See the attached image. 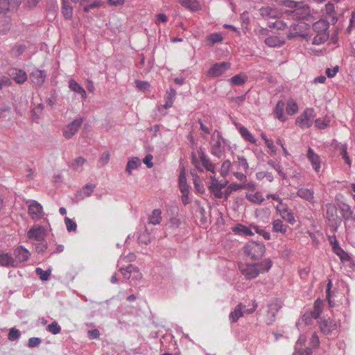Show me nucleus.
Wrapping results in <instances>:
<instances>
[{"mask_svg": "<svg viewBox=\"0 0 355 355\" xmlns=\"http://www.w3.org/2000/svg\"><path fill=\"white\" fill-rule=\"evenodd\" d=\"M258 266L259 273H265L269 271L272 266V261L270 259H266L260 263H255Z\"/></svg>", "mask_w": 355, "mask_h": 355, "instance_id": "79ce46f5", "label": "nucleus"}, {"mask_svg": "<svg viewBox=\"0 0 355 355\" xmlns=\"http://www.w3.org/2000/svg\"><path fill=\"white\" fill-rule=\"evenodd\" d=\"M269 26L277 30H284L287 28V24L284 21L277 19L274 22H270Z\"/></svg>", "mask_w": 355, "mask_h": 355, "instance_id": "bf43d9fd", "label": "nucleus"}, {"mask_svg": "<svg viewBox=\"0 0 355 355\" xmlns=\"http://www.w3.org/2000/svg\"><path fill=\"white\" fill-rule=\"evenodd\" d=\"M162 211L159 209L153 210L148 216V223L153 225H159L162 221Z\"/></svg>", "mask_w": 355, "mask_h": 355, "instance_id": "2f4dec72", "label": "nucleus"}, {"mask_svg": "<svg viewBox=\"0 0 355 355\" xmlns=\"http://www.w3.org/2000/svg\"><path fill=\"white\" fill-rule=\"evenodd\" d=\"M260 15L265 19H277L280 17L281 12L275 7L263 6L259 10Z\"/></svg>", "mask_w": 355, "mask_h": 355, "instance_id": "f3484780", "label": "nucleus"}, {"mask_svg": "<svg viewBox=\"0 0 355 355\" xmlns=\"http://www.w3.org/2000/svg\"><path fill=\"white\" fill-rule=\"evenodd\" d=\"M340 209L342 216L345 221V223H347V221L350 223L355 220L354 212L348 205L343 203L340 206Z\"/></svg>", "mask_w": 355, "mask_h": 355, "instance_id": "393cba45", "label": "nucleus"}, {"mask_svg": "<svg viewBox=\"0 0 355 355\" xmlns=\"http://www.w3.org/2000/svg\"><path fill=\"white\" fill-rule=\"evenodd\" d=\"M231 166L232 163L229 159H227L223 162L220 173L223 178H225L229 174Z\"/></svg>", "mask_w": 355, "mask_h": 355, "instance_id": "3c124183", "label": "nucleus"}, {"mask_svg": "<svg viewBox=\"0 0 355 355\" xmlns=\"http://www.w3.org/2000/svg\"><path fill=\"white\" fill-rule=\"evenodd\" d=\"M47 329H48L49 331H50L53 334L55 335V334H59L60 332L61 327L58 324L57 322L54 321L52 323H51L50 324H49V326L47 327Z\"/></svg>", "mask_w": 355, "mask_h": 355, "instance_id": "052dcab7", "label": "nucleus"}, {"mask_svg": "<svg viewBox=\"0 0 355 355\" xmlns=\"http://www.w3.org/2000/svg\"><path fill=\"white\" fill-rule=\"evenodd\" d=\"M239 268L241 274L245 276L246 279H254L259 275L258 266L255 263L240 264Z\"/></svg>", "mask_w": 355, "mask_h": 355, "instance_id": "9d476101", "label": "nucleus"}, {"mask_svg": "<svg viewBox=\"0 0 355 355\" xmlns=\"http://www.w3.org/2000/svg\"><path fill=\"white\" fill-rule=\"evenodd\" d=\"M322 333L326 336H335L337 334V324L331 319H323L319 322Z\"/></svg>", "mask_w": 355, "mask_h": 355, "instance_id": "1a4fd4ad", "label": "nucleus"}, {"mask_svg": "<svg viewBox=\"0 0 355 355\" xmlns=\"http://www.w3.org/2000/svg\"><path fill=\"white\" fill-rule=\"evenodd\" d=\"M105 6V2L102 0H94L92 3L83 7L85 12H89L92 10Z\"/></svg>", "mask_w": 355, "mask_h": 355, "instance_id": "c03bdc74", "label": "nucleus"}, {"mask_svg": "<svg viewBox=\"0 0 355 355\" xmlns=\"http://www.w3.org/2000/svg\"><path fill=\"white\" fill-rule=\"evenodd\" d=\"M322 302L318 299L314 303L313 310L310 312V315L313 319H317L322 313Z\"/></svg>", "mask_w": 355, "mask_h": 355, "instance_id": "49530a36", "label": "nucleus"}, {"mask_svg": "<svg viewBox=\"0 0 355 355\" xmlns=\"http://www.w3.org/2000/svg\"><path fill=\"white\" fill-rule=\"evenodd\" d=\"M31 218L34 220H38L44 214L41 204L36 200H31L28 210Z\"/></svg>", "mask_w": 355, "mask_h": 355, "instance_id": "ddd939ff", "label": "nucleus"}, {"mask_svg": "<svg viewBox=\"0 0 355 355\" xmlns=\"http://www.w3.org/2000/svg\"><path fill=\"white\" fill-rule=\"evenodd\" d=\"M46 73L44 70L35 69L30 74V80L37 87H40L44 83Z\"/></svg>", "mask_w": 355, "mask_h": 355, "instance_id": "6ab92c4d", "label": "nucleus"}, {"mask_svg": "<svg viewBox=\"0 0 355 355\" xmlns=\"http://www.w3.org/2000/svg\"><path fill=\"white\" fill-rule=\"evenodd\" d=\"M179 188L181 193L189 192V186L187 182L184 169L183 168L179 175Z\"/></svg>", "mask_w": 355, "mask_h": 355, "instance_id": "c9c22d12", "label": "nucleus"}, {"mask_svg": "<svg viewBox=\"0 0 355 355\" xmlns=\"http://www.w3.org/2000/svg\"><path fill=\"white\" fill-rule=\"evenodd\" d=\"M82 123V118L74 119L63 129L64 137L67 139H71L78 132Z\"/></svg>", "mask_w": 355, "mask_h": 355, "instance_id": "4468645a", "label": "nucleus"}, {"mask_svg": "<svg viewBox=\"0 0 355 355\" xmlns=\"http://www.w3.org/2000/svg\"><path fill=\"white\" fill-rule=\"evenodd\" d=\"M13 254L15 255L14 260L17 261V267L19 263L28 261L31 256L30 252L23 245H19L15 248Z\"/></svg>", "mask_w": 355, "mask_h": 355, "instance_id": "2eb2a0df", "label": "nucleus"}, {"mask_svg": "<svg viewBox=\"0 0 355 355\" xmlns=\"http://www.w3.org/2000/svg\"><path fill=\"white\" fill-rule=\"evenodd\" d=\"M139 243L148 245L150 241V235L147 232L141 234L138 237Z\"/></svg>", "mask_w": 355, "mask_h": 355, "instance_id": "338daca9", "label": "nucleus"}, {"mask_svg": "<svg viewBox=\"0 0 355 355\" xmlns=\"http://www.w3.org/2000/svg\"><path fill=\"white\" fill-rule=\"evenodd\" d=\"M277 211L281 215L283 219L286 220L291 225L295 223V219L293 211L288 209L287 205H277L276 207Z\"/></svg>", "mask_w": 355, "mask_h": 355, "instance_id": "a211bd4d", "label": "nucleus"}, {"mask_svg": "<svg viewBox=\"0 0 355 355\" xmlns=\"http://www.w3.org/2000/svg\"><path fill=\"white\" fill-rule=\"evenodd\" d=\"M119 271L125 279L129 280L132 285L137 284V282L142 277V275L137 267L132 264H129L125 268H120Z\"/></svg>", "mask_w": 355, "mask_h": 355, "instance_id": "20e7f679", "label": "nucleus"}, {"mask_svg": "<svg viewBox=\"0 0 355 355\" xmlns=\"http://www.w3.org/2000/svg\"><path fill=\"white\" fill-rule=\"evenodd\" d=\"M176 96V91L172 88L170 87L166 92L164 96V101L165 103L162 105L165 109L170 108L173 106V102L175 99Z\"/></svg>", "mask_w": 355, "mask_h": 355, "instance_id": "a878e982", "label": "nucleus"}, {"mask_svg": "<svg viewBox=\"0 0 355 355\" xmlns=\"http://www.w3.org/2000/svg\"><path fill=\"white\" fill-rule=\"evenodd\" d=\"M47 235V228L38 224L31 226L26 232V237L32 244H35V242L46 240Z\"/></svg>", "mask_w": 355, "mask_h": 355, "instance_id": "f257e3e1", "label": "nucleus"}, {"mask_svg": "<svg viewBox=\"0 0 355 355\" xmlns=\"http://www.w3.org/2000/svg\"><path fill=\"white\" fill-rule=\"evenodd\" d=\"M9 75L17 83L19 84L24 83L27 80L26 73L21 69H10Z\"/></svg>", "mask_w": 355, "mask_h": 355, "instance_id": "5701e85b", "label": "nucleus"}, {"mask_svg": "<svg viewBox=\"0 0 355 355\" xmlns=\"http://www.w3.org/2000/svg\"><path fill=\"white\" fill-rule=\"evenodd\" d=\"M346 237L348 241L355 245V220L350 223H345Z\"/></svg>", "mask_w": 355, "mask_h": 355, "instance_id": "cd10ccee", "label": "nucleus"}, {"mask_svg": "<svg viewBox=\"0 0 355 355\" xmlns=\"http://www.w3.org/2000/svg\"><path fill=\"white\" fill-rule=\"evenodd\" d=\"M315 118V111L313 108H306L296 119V124L302 128H308L313 124Z\"/></svg>", "mask_w": 355, "mask_h": 355, "instance_id": "39448f33", "label": "nucleus"}, {"mask_svg": "<svg viewBox=\"0 0 355 355\" xmlns=\"http://www.w3.org/2000/svg\"><path fill=\"white\" fill-rule=\"evenodd\" d=\"M86 162V159L82 157H77L72 164L73 168L79 170Z\"/></svg>", "mask_w": 355, "mask_h": 355, "instance_id": "0e129e2a", "label": "nucleus"}, {"mask_svg": "<svg viewBox=\"0 0 355 355\" xmlns=\"http://www.w3.org/2000/svg\"><path fill=\"white\" fill-rule=\"evenodd\" d=\"M326 218L329 221L332 231L335 232L337 231L341 223L340 219L338 217L337 215V209L334 205L330 203L326 205Z\"/></svg>", "mask_w": 355, "mask_h": 355, "instance_id": "423d86ee", "label": "nucleus"}, {"mask_svg": "<svg viewBox=\"0 0 355 355\" xmlns=\"http://www.w3.org/2000/svg\"><path fill=\"white\" fill-rule=\"evenodd\" d=\"M299 107L296 101L292 98L287 101L286 111L288 115H294L298 112Z\"/></svg>", "mask_w": 355, "mask_h": 355, "instance_id": "4c0bfd02", "label": "nucleus"}, {"mask_svg": "<svg viewBox=\"0 0 355 355\" xmlns=\"http://www.w3.org/2000/svg\"><path fill=\"white\" fill-rule=\"evenodd\" d=\"M35 272L37 275H39L41 280L46 281L49 279V277L51 275V268H49L46 270H44L41 268H37L35 269Z\"/></svg>", "mask_w": 355, "mask_h": 355, "instance_id": "8fccbe9b", "label": "nucleus"}, {"mask_svg": "<svg viewBox=\"0 0 355 355\" xmlns=\"http://www.w3.org/2000/svg\"><path fill=\"white\" fill-rule=\"evenodd\" d=\"M306 157L310 162L313 169L315 173H318L320 171L322 163L320 155L315 153L311 148H309L307 150Z\"/></svg>", "mask_w": 355, "mask_h": 355, "instance_id": "dca6fc26", "label": "nucleus"}, {"mask_svg": "<svg viewBox=\"0 0 355 355\" xmlns=\"http://www.w3.org/2000/svg\"><path fill=\"white\" fill-rule=\"evenodd\" d=\"M198 155L200 159L202 162V164L205 168V169L208 171H210L212 174L215 175V165L211 162L210 159L207 156V155L204 153V151L202 149H200V150H198Z\"/></svg>", "mask_w": 355, "mask_h": 355, "instance_id": "412c9836", "label": "nucleus"}, {"mask_svg": "<svg viewBox=\"0 0 355 355\" xmlns=\"http://www.w3.org/2000/svg\"><path fill=\"white\" fill-rule=\"evenodd\" d=\"M246 199L252 203L258 205L261 204L265 200L263 195L259 191L254 193H246Z\"/></svg>", "mask_w": 355, "mask_h": 355, "instance_id": "a19ab883", "label": "nucleus"}, {"mask_svg": "<svg viewBox=\"0 0 355 355\" xmlns=\"http://www.w3.org/2000/svg\"><path fill=\"white\" fill-rule=\"evenodd\" d=\"M140 164V159L137 157H133L128 161L126 166V171L131 174L132 171L137 168Z\"/></svg>", "mask_w": 355, "mask_h": 355, "instance_id": "09e8293b", "label": "nucleus"}, {"mask_svg": "<svg viewBox=\"0 0 355 355\" xmlns=\"http://www.w3.org/2000/svg\"><path fill=\"white\" fill-rule=\"evenodd\" d=\"M235 234L251 236L254 235L251 225L248 227L242 224H237L232 228Z\"/></svg>", "mask_w": 355, "mask_h": 355, "instance_id": "c85d7f7f", "label": "nucleus"}, {"mask_svg": "<svg viewBox=\"0 0 355 355\" xmlns=\"http://www.w3.org/2000/svg\"><path fill=\"white\" fill-rule=\"evenodd\" d=\"M272 231L276 233H282L285 234L288 230V226L283 223L280 219L275 220L272 223Z\"/></svg>", "mask_w": 355, "mask_h": 355, "instance_id": "f704fd0d", "label": "nucleus"}, {"mask_svg": "<svg viewBox=\"0 0 355 355\" xmlns=\"http://www.w3.org/2000/svg\"><path fill=\"white\" fill-rule=\"evenodd\" d=\"M64 224L66 225L67 230L69 232H76L77 230V225L75 221L69 217H65L64 218Z\"/></svg>", "mask_w": 355, "mask_h": 355, "instance_id": "864d4df0", "label": "nucleus"}, {"mask_svg": "<svg viewBox=\"0 0 355 355\" xmlns=\"http://www.w3.org/2000/svg\"><path fill=\"white\" fill-rule=\"evenodd\" d=\"M0 266L3 267L17 268V261L14 260L11 254L1 253L0 254Z\"/></svg>", "mask_w": 355, "mask_h": 355, "instance_id": "b1692460", "label": "nucleus"}, {"mask_svg": "<svg viewBox=\"0 0 355 355\" xmlns=\"http://www.w3.org/2000/svg\"><path fill=\"white\" fill-rule=\"evenodd\" d=\"M179 3L192 11H197L200 8V5L197 0H179Z\"/></svg>", "mask_w": 355, "mask_h": 355, "instance_id": "72a5a7b5", "label": "nucleus"}, {"mask_svg": "<svg viewBox=\"0 0 355 355\" xmlns=\"http://www.w3.org/2000/svg\"><path fill=\"white\" fill-rule=\"evenodd\" d=\"M279 2L285 7L293 8L294 12L296 11L297 14H298L297 10H299L302 9L304 11H307L309 9L308 6L304 4L303 1H296L292 0H279Z\"/></svg>", "mask_w": 355, "mask_h": 355, "instance_id": "aec40b11", "label": "nucleus"}, {"mask_svg": "<svg viewBox=\"0 0 355 355\" xmlns=\"http://www.w3.org/2000/svg\"><path fill=\"white\" fill-rule=\"evenodd\" d=\"M282 308L281 302L275 299L268 304V309L266 315V322L268 324H271L275 320L276 314Z\"/></svg>", "mask_w": 355, "mask_h": 355, "instance_id": "9b49d317", "label": "nucleus"}, {"mask_svg": "<svg viewBox=\"0 0 355 355\" xmlns=\"http://www.w3.org/2000/svg\"><path fill=\"white\" fill-rule=\"evenodd\" d=\"M223 40V36L218 33H211L208 37V40L210 41L211 45H214L216 43H220Z\"/></svg>", "mask_w": 355, "mask_h": 355, "instance_id": "4d7b16f0", "label": "nucleus"}, {"mask_svg": "<svg viewBox=\"0 0 355 355\" xmlns=\"http://www.w3.org/2000/svg\"><path fill=\"white\" fill-rule=\"evenodd\" d=\"M231 67L229 62H216L214 64L208 71V76L210 78H218L226 73Z\"/></svg>", "mask_w": 355, "mask_h": 355, "instance_id": "6e6552de", "label": "nucleus"}, {"mask_svg": "<svg viewBox=\"0 0 355 355\" xmlns=\"http://www.w3.org/2000/svg\"><path fill=\"white\" fill-rule=\"evenodd\" d=\"M328 38V33H316V35L312 39V44L315 45H320L325 42Z\"/></svg>", "mask_w": 355, "mask_h": 355, "instance_id": "de8ad7c7", "label": "nucleus"}, {"mask_svg": "<svg viewBox=\"0 0 355 355\" xmlns=\"http://www.w3.org/2000/svg\"><path fill=\"white\" fill-rule=\"evenodd\" d=\"M25 50V46L23 44H16L12 49V52L15 56L21 55Z\"/></svg>", "mask_w": 355, "mask_h": 355, "instance_id": "69168bd1", "label": "nucleus"}, {"mask_svg": "<svg viewBox=\"0 0 355 355\" xmlns=\"http://www.w3.org/2000/svg\"><path fill=\"white\" fill-rule=\"evenodd\" d=\"M210 182L209 185V189L211 193L216 198H223V192L222 189L225 188L227 184L228 181L227 180H220L219 181L216 177L215 175H211L209 177Z\"/></svg>", "mask_w": 355, "mask_h": 355, "instance_id": "0eeeda50", "label": "nucleus"}, {"mask_svg": "<svg viewBox=\"0 0 355 355\" xmlns=\"http://www.w3.org/2000/svg\"><path fill=\"white\" fill-rule=\"evenodd\" d=\"M340 155L342 157V158L345 160V162L349 166V167H351L352 161L347 154V144H345L341 146V152Z\"/></svg>", "mask_w": 355, "mask_h": 355, "instance_id": "6e6d98bb", "label": "nucleus"}, {"mask_svg": "<svg viewBox=\"0 0 355 355\" xmlns=\"http://www.w3.org/2000/svg\"><path fill=\"white\" fill-rule=\"evenodd\" d=\"M297 196L310 202H314V192L311 189L300 188L297 192Z\"/></svg>", "mask_w": 355, "mask_h": 355, "instance_id": "c756f323", "label": "nucleus"}, {"mask_svg": "<svg viewBox=\"0 0 355 355\" xmlns=\"http://www.w3.org/2000/svg\"><path fill=\"white\" fill-rule=\"evenodd\" d=\"M284 103L282 101H279L275 106V114L279 121H284L286 119V117L285 116L284 114Z\"/></svg>", "mask_w": 355, "mask_h": 355, "instance_id": "ea45409f", "label": "nucleus"}, {"mask_svg": "<svg viewBox=\"0 0 355 355\" xmlns=\"http://www.w3.org/2000/svg\"><path fill=\"white\" fill-rule=\"evenodd\" d=\"M33 245H35V250L37 253H43L46 252L48 248V244L46 240L35 242V244Z\"/></svg>", "mask_w": 355, "mask_h": 355, "instance_id": "5fc2aeb1", "label": "nucleus"}, {"mask_svg": "<svg viewBox=\"0 0 355 355\" xmlns=\"http://www.w3.org/2000/svg\"><path fill=\"white\" fill-rule=\"evenodd\" d=\"M21 3V0H0V13L8 11L10 8H16Z\"/></svg>", "mask_w": 355, "mask_h": 355, "instance_id": "bb28decb", "label": "nucleus"}, {"mask_svg": "<svg viewBox=\"0 0 355 355\" xmlns=\"http://www.w3.org/2000/svg\"><path fill=\"white\" fill-rule=\"evenodd\" d=\"M241 137L247 141L251 144L256 143V139L252 134L244 126H239L237 128Z\"/></svg>", "mask_w": 355, "mask_h": 355, "instance_id": "e433bc0d", "label": "nucleus"}, {"mask_svg": "<svg viewBox=\"0 0 355 355\" xmlns=\"http://www.w3.org/2000/svg\"><path fill=\"white\" fill-rule=\"evenodd\" d=\"M329 23L324 20H319L313 24V30L316 33H328Z\"/></svg>", "mask_w": 355, "mask_h": 355, "instance_id": "473e14b6", "label": "nucleus"}, {"mask_svg": "<svg viewBox=\"0 0 355 355\" xmlns=\"http://www.w3.org/2000/svg\"><path fill=\"white\" fill-rule=\"evenodd\" d=\"M298 25L296 24H293L290 27V32L288 33L287 37L288 39L293 38L298 35L297 32Z\"/></svg>", "mask_w": 355, "mask_h": 355, "instance_id": "774afa93", "label": "nucleus"}, {"mask_svg": "<svg viewBox=\"0 0 355 355\" xmlns=\"http://www.w3.org/2000/svg\"><path fill=\"white\" fill-rule=\"evenodd\" d=\"M96 186L92 184H87L83 189L78 192V196L81 198L89 197L93 193Z\"/></svg>", "mask_w": 355, "mask_h": 355, "instance_id": "a18cd8bd", "label": "nucleus"}, {"mask_svg": "<svg viewBox=\"0 0 355 355\" xmlns=\"http://www.w3.org/2000/svg\"><path fill=\"white\" fill-rule=\"evenodd\" d=\"M244 253L252 259L261 258L266 251L265 245L261 243L249 241L243 248Z\"/></svg>", "mask_w": 355, "mask_h": 355, "instance_id": "f03ea898", "label": "nucleus"}, {"mask_svg": "<svg viewBox=\"0 0 355 355\" xmlns=\"http://www.w3.org/2000/svg\"><path fill=\"white\" fill-rule=\"evenodd\" d=\"M336 250H334V252L340 258L342 261H347L349 259V256L347 252H345L340 246L336 245Z\"/></svg>", "mask_w": 355, "mask_h": 355, "instance_id": "680f3d73", "label": "nucleus"}, {"mask_svg": "<svg viewBox=\"0 0 355 355\" xmlns=\"http://www.w3.org/2000/svg\"><path fill=\"white\" fill-rule=\"evenodd\" d=\"M257 308V306H254L252 309H246L245 305L242 304H238L233 311L230 313L229 318L231 322H236L241 317H242L244 313H252Z\"/></svg>", "mask_w": 355, "mask_h": 355, "instance_id": "f8f14e48", "label": "nucleus"}, {"mask_svg": "<svg viewBox=\"0 0 355 355\" xmlns=\"http://www.w3.org/2000/svg\"><path fill=\"white\" fill-rule=\"evenodd\" d=\"M331 287H332V281L331 280H329L327 286V290H326V298H327V300L329 302V306H334V303L332 302V300L331 299Z\"/></svg>", "mask_w": 355, "mask_h": 355, "instance_id": "e2e57ef3", "label": "nucleus"}, {"mask_svg": "<svg viewBox=\"0 0 355 355\" xmlns=\"http://www.w3.org/2000/svg\"><path fill=\"white\" fill-rule=\"evenodd\" d=\"M248 80V76L244 73H240L234 76L231 79V83L234 85L241 86Z\"/></svg>", "mask_w": 355, "mask_h": 355, "instance_id": "37998d69", "label": "nucleus"}, {"mask_svg": "<svg viewBox=\"0 0 355 355\" xmlns=\"http://www.w3.org/2000/svg\"><path fill=\"white\" fill-rule=\"evenodd\" d=\"M21 337V332L15 327H12L10 329L8 338L10 341H16Z\"/></svg>", "mask_w": 355, "mask_h": 355, "instance_id": "603ef678", "label": "nucleus"}, {"mask_svg": "<svg viewBox=\"0 0 355 355\" xmlns=\"http://www.w3.org/2000/svg\"><path fill=\"white\" fill-rule=\"evenodd\" d=\"M69 88L76 94H79L83 101H85L87 96L85 89L75 80L71 79L69 81Z\"/></svg>", "mask_w": 355, "mask_h": 355, "instance_id": "4be33fe9", "label": "nucleus"}, {"mask_svg": "<svg viewBox=\"0 0 355 355\" xmlns=\"http://www.w3.org/2000/svg\"><path fill=\"white\" fill-rule=\"evenodd\" d=\"M225 140L220 133L215 130L211 137V153L214 156L220 158L225 152Z\"/></svg>", "mask_w": 355, "mask_h": 355, "instance_id": "7ed1b4c3", "label": "nucleus"}, {"mask_svg": "<svg viewBox=\"0 0 355 355\" xmlns=\"http://www.w3.org/2000/svg\"><path fill=\"white\" fill-rule=\"evenodd\" d=\"M10 28V19L4 17L0 20V32L5 33Z\"/></svg>", "mask_w": 355, "mask_h": 355, "instance_id": "13d9d810", "label": "nucleus"}, {"mask_svg": "<svg viewBox=\"0 0 355 355\" xmlns=\"http://www.w3.org/2000/svg\"><path fill=\"white\" fill-rule=\"evenodd\" d=\"M265 43L270 47H280L284 44V41L277 36H270L265 40Z\"/></svg>", "mask_w": 355, "mask_h": 355, "instance_id": "58836bf2", "label": "nucleus"}, {"mask_svg": "<svg viewBox=\"0 0 355 355\" xmlns=\"http://www.w3.org/2000/svg\"><path fill=\"white\" fill-rule=\"evenodd\" d=\"M73 7L68 0H62V13L67 19H70L73 16Z\"/></svg>", "mask_w": 355, "mask_h": 355, "instance_id": "7c9ffc66", "label": "nucleus"}]
</instances>
